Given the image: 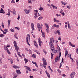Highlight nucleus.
<instances>
[{"label":"nucleus","mask_w":78,"mask_h":78,"mask_svg":"<svg viewBox=\"0 0 78 78\" xmlns=\"http://www.w3.org/2000/svg\"><path fill=\"white\" fill-rule=\"evenodd\" d=\"M57 42H58V41L55 40H54V43H57Z\"/></svg>","instance_id":"54"},{"label":"nucleus","mask_w":78,"mask_h":78,"mask_svg":"<svg viewBox=\"0 0 78 78\" xmlns=\"http://www.w3.org/2000/svg\"><path fill=\"white\" fill-rule=\"evenodd\" d=\"M5 36L4 35H3V34H1L0 35V36L1 37H3Z\"/></svg>","instance_id":"48"},{"label":"nucleus","mask_w":78,"mask_h":78,"mask_svg":"<svg viewBox=\"0 0 78 78\" xmlns=\"http://www.w3.org/2000/svg\"><path fill=\"white\" fill-rule=\"evenodd\" d=\"M4 31H6V32H8V29H5L4 30Z\"/></svg>","instance_id":"47"},{"label":"nucleus","mask_w":78,"mask_h":78,"mask_svg":"<svg viewBox=\"0 0 78 78\" xmlns=\"http://www.w3.org/2000/svg\"><path fill=\"white\" fill-rule=\"evenodd\" d=\"M37 28H38V30L39 32V31H40V30H41V25L40 24L37 23Z\"/></svg>","instance_id":"4"},{"label":"nucleus","mask_w":78,"mask_h":78,"mask_svg":"<svg viewBox=\"0 0 78 78\" xmlns=\"http://www.w3.org/2000/svg\"><path fill=\"white\" fill-rule=\"evenodd\" d=\"M13 44L14 47H16V46H17V43H16V41H14Z\"/></svg>","instance_id":"27"},{"label":"nucleus","mask_w":78,"mask_h":78,"mask_svg":"<svg viewBox=\"0 0 78 78\" xmlns=\"http://www.w3.org/2000/svg\"><path fill=\"white\" fill-rule=\"evenodd\" d=\"M16 71L18 75H20L22 73V72H20V70L19 69H16Z\"/></svg>","instance_id":"8"},{"label":"nucleus","mask_w":78,"mask_h":78,"mask_svg":"<svg viewBox=\"0 0 78 78\" xmlns=\"http://www.w3.org/2000/svg\"><path fill=\"white\" fill-rule=\"evenodd\" d=\"M55 34H57L58 33V35H61V31L59 30H57L55 32Z\"/></svg>","instance_id":"7"},{"label":"nucleus","mask_w":78,"mask_h":78,"mask_svg":"<svg viewBox=\"0 0 78 78\" xmlns=\"http://www.w3.org/2000/svg\"><path fill=\"white\" fill-rule=\"evenodd\" d=\"M13 67L14 69H18V67L16 66H12Z\"/></svg>","instance_id":"34"},{"label":"nucleus","mask_w":78,"mask_h":78,"mask_svg":"<svg viewBox=\"0 0 78 78\" xmlns=\"http://www.w3.org/2000/svg\"><path fill=\"white\" fill-rule=\"evenodd\" d=\"M53 21L54 23L56 22L57 23H59V22H60L59 20H56V18H54L53 19Z\"/></svg>","instance_id":"16"},{"label":"nucleus","mask_w":78,"mask_h":78,"mask_svg":"<svg viewBox=\"0 0 78 78\" xmlns=\"http://www.w3.org/2000/svg\"><path fill=\"white\" fill-rule=\"evenodd\" d=\"M19 19H20V15H18V17L17 18V20H19Z\"/></svg>","instance_id":"50"},{"label":"nucleus","mask_w":78,"mask_h":78,"mask_svg":"<svg viewBox=\"0 0 78 78\" xmlns=\"http://www.w3.org/2000/svg\"><path fill=\"white\" fill-rule=\"evenodd\" d=\"M61 14L63 16H64L66 15V14L64 12L62 13Z\"/></svg>","instance_id":"41"},{"label":"nucleus","mask_w":78,"mask_h":78,"mask_svg":"<svg viewBox=\"0 0 78 78\" xmlns=\"http://www.w3.org/2000/svg\"><path fill=\"white\" fill-rule=\"evenodd\" d=\"M61 2L62 5H67V2H63V1H61Z\"/></svg>","instance_id":"23"},{"label":"nucleus","mask_w":78,"mask_h":78,"mask_svg":"<svg viewBox=\"0 0 78 78\" xmlns=\"http://www.w3.org/2000/svg\"><path fill=\"white\" fill-rule=\"evenodd\" d=\"M50 46H51V49L52 51H53L55 50V48H54V44H49Z\"/></svg>","instance_id":"9"},{"label":"nucleus","mask_w":78,"mask_h":78,"mask_svg":"<svg viewBox=\"0 0 78 78\" xmlns=\"http://www.w3.org/2000/svg\"><path fill=\"white\" fill-rule=\"evenodd\" d=\"M31 28L32 30H34V25L33 23L31 24Z\"/></svg>","instance_id":"11"},{"label":"nucleus","mask_w":78,"mask_h":78,"mask_svg":"<svg viewBox=\"0 0 78 78\" xmlns=\"http://www.w3.org/2000/svg\"><path fill=\"white\" fill-rule=\"evenodd\" d=\"M53 54L52 53H51V59H53Z\"/></svg>","instance_id":"51"},{"label":"nucleus","mask_w":78,"mask_h":78,"mask_svg":"<svg viewBox=\"0 0 78 78\" xmlns=\"http://www.w3.org/2000/svg\"><path fill=\"white\" fill-rule=\"evenodd\" d=\"M43 51L44 53H45V55H46V54H47V51H45V50H43Z\"/></svg>","instance_id":"52"},{"label":"nucleus","mask_w":78,"mask_h":78,"mask_svg":"<svg viewBox=\"0 0 78 78\" xmlns=\"http://www.w3.org/2000/svg\"><path fill=\"white\" fill-rule=\"evenodd\" d=\"M54 40H55V39H54V38H51L50 39V42L49 43V45L53 44L54 43Z\"/></svg>","instance_id":"3"},{"label":"nucleus","mask_w":78,"mask_h":78,"mask_svg":"<svg viewBox=\"0 0 78 78\" xmlns=\"http://www.w3.org/2000/svg\"><path fill=\"white\" fill-rule=\"evenodd\" d=\"M34 15H35L34 16V18L36 19L37 18V13H38V10H34Z\"/></svg>","instance_id":"2"},{"label":"nucleus","mask_w":78,"mask_h":78,"mask_svg":"<svg viewBox=\"0 0 78 78\" xmlns=\"http://www.w3.org/2000/svg\"><path fill=\"white\" fill-rule=\"evenodd\" d=\"M34 44L35 46V47H36L37 48H38V46L37 45V42H36V41H34Z\"/></svg>","instance_id":"17"},{"label":"nucleus","mask_w":78,"mask_h":78,"mask_svg":"<svg viewBox=\"0 0 78 78\" xmlns=\"http://www.w3.org/2000/svg\"><path fill=\"white\" fill-rule=\"evenodd\" d=\"M39 16H41V14H40L39 13H38L37 16V18H38V17H39Z\"/></svg>","instance_id":"49"},{"label":"nucleus","mask_w":78,"mask_h":78,"mask_svg":"<svg viewBox=\"0 0 78 78\" xmlns=\"http://www.w3.org/2000/svg\"><path fill=\"white\" fill-rule=\"evenodd\" d=\"M32 56L33 57V58H36V55H34V54H33L32 55Z\"/></svg>","instance_id":"37"},{"label":"nucleus","mask_w":78,"mask_h":78,"mask_svg":"<svg viewBox=\"0 0 78 78\" xmlns=\"http://www.w3.org/2000/svg\"><path fill=\"white\" fill-rule=\"evenodd\" d=\"M59 53H60L59 54V56H57L55 59V62H57V61H58L59 60V59H60V57H61V53L60 51H59Z\"/></svg>","instance_id":"1"},{"label":"nucleus","mask_w":78,"mask_h":78,"mask_svg":"<svg viewBox=\"0 0 78 78\" xmlns=\"http://www.w3.org/2000/svg\"><path fill=\"white\" fill-rule=\"evenodd\" d=\"M46 31L47 33H50V30H49V29H46Z\"/></svg>","instance_id":"31"},{"label":"nucleus","mask_w":78,"mask_h":78,"mask_svg":"<svg viewBox=\"0 0 78 78\" xmlns=\"http://www.w3.org/2000/svg\"><path fill=\"white\" fill-rule=\"evenodd\" d=\"M57 71H58L59 73H61V70H59V69H58Z\"/></svg>","instance_id":"59"},{"label":"nucleus","mask_w":78,"mask_h":78,"mask_svg":"<svg viewBox=\"0 0 78 78\" xmlns=\"http://www.w3.org/2000/svg\"><path fill=\"white\" fill-rule=\"evenodd\" d=\"M10 31H11V32H14V30L12 28L10 29Z\"/></svg>","instance_id":"57"},{"label":"nucleus","mask_w":78,"mask_h":78,"mask_svg":"<svg viewBox=\"0 0 78 78\" xmlns=\"http://www.w3.org/2000/svg\"><path fill=\"white\" fill-rule=\"evenodd\" d=\"M6 50L8 53V54H9V55H11V53H10V52L8 50V48H6Z\"/></svg>","instance_id":"28"},{"label":"nucleus","mask_w":78,"mask_h":78,"mask_svg":"<svg viewBox=\"0 0 78 78\" xmlns=\"http://www.w3.org/2000/svg\"><path fill=\"white\" fill-rule=\"evenodd\" d=\"M11 15L10 13L8 11L7 13L6 14L7 16H9H9Z\"/></svg>","instance_id":"32"},{"label":"nucleus","mask_w":78,"mask_h":78,"mask_svg":"<svg viewBox=\"0 0 78 78\" xmlns=\"http://www.w3.org/2000/svg\"><path fill=\"white\" fill-rule=\"evenodd\" d=\"M70 5H67L66 8H68V9H70Z\"/></svg>","instance_id":"35"},{"label":"nucleus","mask_w":78,"mask_h":78,"mask_svg":"<svg viewBox=\"0 0 78 78\" xmlns=\"http://www.w3.org/2000/svg\"><path fill=\"white\" fill-rule=\"evenodd\" d=\"M11 3H15L14 0H12L11 1Z\"/></svg>","instance_id":"43"},{"label":"nucleus","mask_w":78,"mask_h":78,"mask_svg":"<svg viewBox=\"0 0 78 78\" xmlns=\"http://www.w3.org/2000/svg\"><path fill=\"white\" fill-rule=\"evenodd\" d=\"M8 27H9V25H10V22H11V20H8Z\"/></svg>","instance_id":"26"},{"label":"nucleus","mask_w":78,"mask_h":78,"mask_svg":"<svg viewBox=\"0 0 78 78\" xmlns=\"http://www.w3.org/2000/svg\"><path fill=\"white\" fill-rule=\"evenodd\" d=\"M43 7H40L39 9V10L40 11H42L43 10Z\"/></svg>","instance_id":"40"},{"label":"nucleus","mask_w":78,"mask_h":78,"mask_svg":"<svg viewBox=\"0 0 78 78\" xmlns=\"http://www.w3.org/2000/svg\"><path fill=\"white\" fill-rule=\"evenodd\" d=\"M56 24H54L53 25L52 27L53 28H55V27H56Z\"/></svg>","instance_id":"39"},{"label":"nucleus","mask_w":78,"mask_h":78,"mask_svg":"<svg viewBox=\"0 0 78 78\" xmlns=\"http://www.w3.org/2000/svg\"><path fill=\"white\" fill-rule=\"evenodd\" d=\"M66 56L69 57V53H68V51H65V56L66 57Z\"/></svg>","instance_id":"25"},{"label":"nucleus","mask_w":78,"mask_h":78,"mask_svg":"<svg viewBox=\"0 0 78 78\" xmlns=\"http://www.w3.org/2000/svg\"><path fill=\"white\" fill-rule=\"evenodd\" d=\"M15 48L16 51H17H17H18V50H19L20 49H19V47H18V46H15Z\"/></svg>","instance_id":"19"},{"label":"nucleus","mask_w":78,"mask_h":78,"mask_svg":"<svg viewBox=\"0 0 78 78\" xmlns=\"http://www.w3.org/2000/svg\"><path fill=\"white\" fill-rule=\"evenodd\" d=\"M42 61H43V62H44L45 61H46V60L44 58H43L42 59Z\"/></svg>","instance_id":"58"},{"label":"nucleus","mask_w":78,"mask_h":78,"mask_svg":"<svg viewBox=\"0 0 78 78\" xmlns=\"http://www.w3.org/2000/svg\"><path fill=\"white\" fill-rule=\"evenodd\" d=\"M45 73H46V75H47L48 77V78H50V75L47 71H45Z\"/></svg>","instance_id":"15"},{"label":"nucleus","mask_w":78,"mask_h":78,"mask_svg":"<svg viewBox=\"0 0 78 78\" xmlns=\"http://www.w3.org/2000/svg\"><path fill=\"white\" fill-rule=\"evenodd\" d=\"M42 18H43V17L42 16H40L38 18V20H41V18L42 19Z\"/></svg>","instance_id":"36"},{"label":"nucleus","mask_w":78,"mask_h":78,"mask_svg":"<svg viewBox=\"0 0 78 78\" xmlns=\"http://www.w3.org/2000/svg\"><path fill=\"white\" fill-rule=\"evenodd\" d=\"M44 25L46 27V29H49V27H50V26L47 24V23H44Z\"/></svg>","instance_id":"10"},{"label":"nucleus","mask_w":78,"mask_h":78,"mask_svg":"<svg viewBox=\"0 0 78 78\" xmlns=\"http://www.w3.org/2000/svg\"><path fill=\"white\" fill-rule=\"evenodd\" d=\"M12 75H13V76H14L13 78H16L18 76V75L16 74V73H13L12 74Z\"/></svg>","instance_id":"14"},{"label":"nucleus","mask_w":78,"mask_h":78,"mask_svg":"<svg viewBox=\"0 0 78 78\" xmlns=\"http://www.w3.org/2000/svg\"><path fill=\"white\" fill-rule=\"evenodd\" d=\"M28 3H32V2H31V0H29L28 1Z\"/></svg>","instance_id":"55"},{"label":"nucleus","mask_w":78,"mask_h":78,"mask_svg":"<svg viewBox=\"0 0 78 78\" xmlns=\"http://www.w3.org/2000/svg\"><path fill=\"white\" fill-rule=\"evenodd\" d=\"M38 42L40 46L41 47L42 45V41H41V38L39 37L38 38Z\"/></svg>","instance_id":"6"},{"label":"nucleus","mask_w":78,"mask_h":78,"mask_svg":"<svg viewBox=\"0 0 78 78\" xmlns=\"http://www.w3.org/2000/svg\"><path fill=\"white\" fill-rule=\"evenodd\" d=\"M31 6H30L28 7V9H31Z\"/></svg>","instance_id":"61"},{"label":"nucleus","mask_w":78,"mask_h":78,"mask_svg":"<svg viewBox=\"0 0 78 78\" xmlns=\"http://www.w3.org/2000/svg\"><path fill=\"white\" fill-rule=\"evenodd\" d=\"M25 50H26L27 51H29V50H28V49L27 48H25Z\"/></svg>","instance_id":"63"},{"label":"nucleus","mask_w":78,"mask_h":78,"mask_svg":"<svg viewBox=\"0 0 78 78\" xmlns=\"http://www.w3.org/2000/svg\"><path fill=\"white\" fill-rule=\"evenodd\" d=\"M41 32L42 33V37H45V33L44 32H43L42 30L41 31Z\"/></svg>","instance_id":"13"},{"label":"nucleus","mask_w":78,"mask_h":78,"mask_svg":"<svg viewBox=\"0 0 78 78\" xmlns=\"http://www.w3.org/2000/svg\"><path fill=\"white\" fill-rule=\"evenodd\" d=\"M13 14H14V15H16V12H12Z\"/></svg>","instance_id":"56"},{"label":"nucleus","mask_w":78,"mask_h":78,"mask_svg":"<svg viewBox=\"0 0 78 78\" xmlns=\"http://www.w3.org/2000/svg\"><path fill=\"white\" fill-rule=\"evenodd\" d=\"M30 78H33V76H29Z\"/></svg>","instance_id":"64"},{"label":"nucleus","mask_w":78,"mask_h":78,"mask_svg":"<svg viewBox=\"0 0 78 78\" xmlns=\"http://www.w3.org/2000/svg\"><path fill=\"white\" fill-rule=\"evenodd\" d=\"M43 66L47 65V62H46V61H45V62H43Z\"/></svg>","instance_id":"33"},{"label":"nucleus","mask_w":78,"mask_h":78,"mask_svg":"<svg viewBox=\"0 0 78 78\" xmlns=\"http://www.w3.org/2000/svg\"><path fill=\"white\" fill-rule=\"evenodd\" d=\"M30 37H26V42L28 45H29V46H30V44L28 42H30Z\"/></svg>","instance_id":"5"},{"label":"nucleus","mask_w":78,"mask_h":78,"mask_svg":"<svg viewBox=\"0 0 78 78\" xmlns=\"http://www.w3.org/2000/svg\"><path fill=\"white\" fill-rule=\"evenodd\" d=\"M27 70H29V71H31V69H30V67H27Z\"/></svg>","instance_id":"53"},{"label":"nucleus","mask_w":78,"mask_h":78,"mask_svg":"<svg viewBox=\"0 0 78 78\" xmlns=\"http://www.w3.org/2000/svg\"><path fill=\"white\" fill-rule=\"evenodd\" d=\"M62 62H61L60 63V66H59V68H61V67L62 66Z\"/></svg>","instance_id":"38"},{"label":"nucleus","mask_w":78,"mask_h":78,"mask_svg":"<svg viewBox=\"0 0 78 78\" xmlns=\"http://www.w3.org/2000/svg\"><path fill=\"white\" fill-rule=\"evenodd\" d=\"M8 11L9 12H12V11L10 9H8Z\"/></svg>","instance_id":"46"},{"label":"nucleus","mask_w":78,"mask_h":78,"mask_svg":"<svg viewBox=\"0 0 78 78\" xmlns=\"http://www.w3.org/2000/svg\"><path fill=\"white\" fill-rule=\"evenodd\" d=\"M75 75V72H73L70 75L71 78H73L74 77V75Z\"/></svg>","instance_id":"12"},{"label":"nucleus","mask_w":78,"mask_h":78,"mask_svg":"<svg viewBox=\"0 0 78 78\" xmlns=\"http://www.w3.org/2000/svg\"><path fill=\"white\" fill-rule=\"evenodd\" d=\"M0 13H3V14H5V12H4L3 8H1V10H0Z\"/></svg>","instance_id":"20"},{"label":"nucleus","mask_w":78,"mask_h":78,"mask_svg":"<svg viewBox=\"0 0 78 78\" xmlns=\"http://www.w3.org/2000/svg\"><path fill=\"white\" fill-rule=\"evenodd\" d=\"M57 50H58V53H60L59 52V51H60V50H61V49L59 47V46L57 45Z\"/></svg>","instance_id":"21"},{"label":"nucleus","mask_w":78,"mask_h":78,"mask_svg":"<svg viewBox=\"0 0 78 78\" xmlns=\"http://www.w3.org/2000/svg\"><path fill=\"white\" fill-rule=\"evenodd\" d=\"M69 45H70V46H71V47H75V45L72 44V43L71 42H69Z\"/></svg>","instance_id":"24"},{"label":"nucleus","mask_w":78,"mask_h":78,"mask_svg":"<svg viewBox=\"0 0 78 78\" xmlns=\"http://www.w3.org/2000/svg\"><path fill=\"white\" fill-rule=\"evenodd\" d=\"M52 7L53 8V9H58V8H57V7L56 6H54L53 5L51 4V5Z\"/></svg>","instance_id":"18"},{"label":"nucleus","mask_w":78,"mask_h":78,"mask_svg":"<svg viewBox=\"0 0 78 78\" xmlns=\"http://www.w3.org/2000/svg\"><path fill=\"white\" fill-rule=\"evenodd\" d=\"M24 61H25V63L27 64V63L28 62V59L24 58Z\"/></svg>","instance_id":"29"},{"label":"nucleus","mask_w":78,"mask_h":78,"mask_svg":"<svg viewBox=\"0 0 78 78\" xmlns=\"http://www.w3.org/2000/svg\"><path fill=\"white\" fill-rule=\"evenodd\" d=\"M63 11V10H62V9H61L60 13L61 14V13H62Z\"/></svg>","instance_id":"62"},{"label":"nucleus","mask_w":78,"mask_h":78,"mask_svg":"<svg viewBox=\"0 0 78 78\" xmlns=\"http://www.w3.org/2000/svg\"><path fill=\"white\" fill-rule=\"evenodd\" d=\"M68 27L69 29V30H71L72 29V27H71L70 26V24L69 23H68Z\"/></svg>","instance_id":"30"},{"label":"nucleus","mask_w":78,"mask_h":78,"mask_svg":"<svg viewBox=\"0 0 78 78\" xmlns=\"http://www.w3.org/2000/svg\"><path fill=\"white\" fill-rule=\"evenodd\" d=\"M1 26L3 28H4V27L5 26H4V25H3V23H2V24Z\"/></svg>","instance_id":"45"},{"label":"nucleus","mask_w":78,"mask_h":78,"mask_svg":"<svg viewBox=\"0 0 78 78\" xmlns=\"http://www.w3.org/2000/svg\"><path fill=\"white\" fill-rule=\"evenodd\" d=\"M3 75H6V73L5 72H4Z\"/></svg>","instance_id":"60"},{"label":"nucleus","mask_w":78,"mask_h":78,"mask_svg":"<svg viewBox=\"0 0 78 78\" xmlns=\"http://www.w3.org/2000/svg\"><path fill=\"white\" fill-rule=\"evenodd\" d=\"M76 53L77 54H78V48H76Z\"/></svg>","instance_id":"44"},{"label":"nucleus","mask_w":78,"mask_h":78,"mask_svg":"<svg viewBox=\"0 0 78 78\" xmlns=\"http://www.w3.org/2000/svg\"><path fill=\"white\" fill-rule=\"evenodd\" d=\"M24 11L25 12L26 14H29V12H30L29 10H27V9H25Z\"/></svg>","instance_id":"22"},{"label":"nucleus","mask_w":78,"mask_h":78,"mask_svg":"<svg viewBox=\"0 0 78 78\" xmlns=\"http://www.w3.org/2000/svg\"><path fill=\"white\" fill-rule=\"evenodd\" d=\"M57 51H58V50H55L53 51V53H54V54H55L56 53V52H57Z\"/></svg>","instance_id":"42"}]
</instances>
